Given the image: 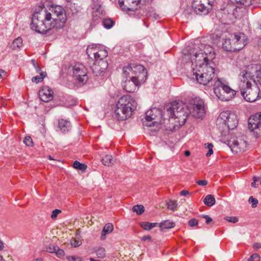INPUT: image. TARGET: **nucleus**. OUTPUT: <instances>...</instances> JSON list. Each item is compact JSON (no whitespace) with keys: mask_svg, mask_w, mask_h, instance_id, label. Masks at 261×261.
<instances>
[{"mask_svg":"<svg viewBox=\"0 0 261 261\" xmlns=\"http://www.w3.org/2000/svg\"><path fill=\"white\" fill-rule=\"evenodd\" d=\"M66 20V13L62 7L53 6L48 10L41 7L33 15L31 28L37 33L45 34L53 28H62Z\"/></svg>","mask_w":261,"mask_h":261,"instance_id":"f257e3e1","label":"nucleus"},{"mask_svg":"<svg viewBox=\"0 0 261 261\" xmlns=\"http://www.w3.org/2000/svg\"><path fill=\"white\" fill-rule=\"evenodd\" d=\"M167 115L169 116V121L172 119L174 120L172 126H169L170 130L175 131L185 124L190 114L191 110L189 107L181 102L173 101L166 107Z\"/></svg>","mask_w":261,"mask_h":261,"instance_id":"f03ea898","label":"nucleus"},{"mask_svg":"<svg viewBox=\"0 0 261 261\" xmlns=\"http://www.w3.org/2000/svg\"><path fill=\"white\" fill-rule=\"evenodd\" d=\"M248 75L247 71L244 68L242 69L239 75V88L244 99L252 102L261 97V93L256 82L252 84V80L250 79Z\"/></svg>","mask_w":261,"mask_h":261,"instance_id":"7ed1b4c3","label":"nucleus"},{"mask_svg":"<svg viewBox=\"0 0 261 261\" xmlns=\"http://www.w3.org/2000/svg\"><path fill=\"white\" fill-rule=\"evenodd\" d=\"M86 53L89 58L94 61L91 66L93 73L98 76L104 72L108 66L105 60L108 56L107 50L102 46L92 45L87 47Z\"/></svg>","mask_w":261,"mask_h":261,"instance_id":"20e7f679","label":"nucleus"},{"mask_svg":"<svg viewBox=\"0 0 261 261\" xmlns=\"http://www.w3.org/2000/svg\"><path fill=\"white\" fill-rule=\"evenodd\" d=\"M137 102L132 96L125 95L118 101L112 114L114 119L123 121L130 117L137 107Z\"/></svg>","mask_w":261,"mask_h":261,"instance_id":"39448f33","label":"nucleus"},{"mask_svg":"<svg viewBox=\"0 0 261 261\" xmlns=\"http://www.w3.org/2000/svg\"><path fill=\"white\" fill-rule=\"evenodd\" d=\"M214 66V63L210 62L209 65L205 64L198 68H193V78H195L200 84L213 87L215 82L218 79L215 77Z\"/></svg>","mask_w":261,"mask_h":261,"instance_id":"423d86ee","label":"nucleus"},{"mask_svg":"<svg viewBox=\"0 0 261 261\" xmlns=\"http://www.w3.org/2000/svg\"><path fill=\"white\" fill-rule=\"evenodd\" d=\"M222 46L229 51L242 49L247 43V36L243 33H226L222 35Z\"/></svg>","mask_w":261,"mask_h":261,"instance_id":"0eeeda50","label":"nucleus"},{"mask_svg":"<svg viewBox=\"0 0 261 261\" xmlns=\"http://www.w3.org/2000/svg\"><path fill=\"white\" fill-rule=\"evenodd\" d=\"M123 72L126 79L132 80L134 83L139 85L143 83L146 79V70L142 65H128L123 67Z\"/></svg>","mask_w":261,"mask_h":261,"instance_id":"6e6552de","label":"nucleus"},{"mask_svg":"<svg viewBox=\"0 0 261 261\" xmlns=\"http://www.w3.org/2000/svg\"><path fill=\"white\" fill-rule=\"evenodd\" d=\"M184 54L190 56V60L192 64H195V68L204 66L205 64L209 65L211 62L209 61L207 57L204 56L196 43H188L185 47Z\"/></svg>","mask_w":261,"mask_h":261,"instance_id":"1a4fd4ad","label":"nucleus"},{"mask_svg":"<svg viewBox=\"0 0 261 261\" xmlns=\"http://www.w3.org/2000/svg\"><path fill=\"white\" fill-rule=\"evenodd\" d=\"M238 124L237 115L228 112L221 113L217 120V125L222 132L233 129L237 126Z\"/></svg>","mask_w":261,"mask_h":261,"instance_id":"9d476101","label":"nucleus"},{"mask_svg":"<svg viewBox=\"0 0 261 261\" xmlns=\"http://www.w3.org/2000/svg\"><path fill=\"white\" fill-rule=\"evenodd\" d=\"M213 90L217 97L222 101H228L236 95V91L217 79L213 85Z\"/></svg>","mask_w":261,"mask_h":261,"instance_id":"9b49d317","label":"nucleus"},{"mask_svg":"<svg viewBox=\"0 0 261 261\" xmlns=\"http://www.w3.org/2000/svg\"><path fill=\"white\" fill-rule=\"evenodd\" d=\"M214 0H193L192 8L198 15H207L212 9Z\"/></svg>","mask_w":261,"mask_h":261,"instance_id":"f8f14e48","label":"nucleus"},{"mask_svg":"<svg viewBox=\"0 0 261 261\" xmlns=\"http://www.w3.org/2000/svg\"><path fill=\"white\" fill-rule=\"evenodd\" d=\"M145 115V121L144 122L145 126L151 127L161 122L162 112L158 108H154L147 111Z\"/></svg>","mask_w":261,"mask_h":261,"instance_id":"ddd939ff","label":"nucleus"},{"mask_svg":"<svg viewBox=\"0 0 261 261\" xmlns=\"http://www.w3.org/2000/svg\"><path fill=\"white\" fill-rule=\"evenodd\" d=\"M228 145L233 152L238 153L246 150L247 143L241 137H232L228 141Z\"/></svg>","mask_w":261,"mask_h":261,"instance_id":"4468645a","label":"nucleus"},{"mask_svg":"<svg viewBox=\"0 0 261 261\" xmlns=\"http://www.w3.org/2000/svg\"><path fill=\"white\" fill-rule=\"evenodd\" d=\"M73 76L79 83H86L88 80L86 68L82 64H76L73 67Z\"/></svg>","mask_w":261,"mask_h":261,"instance_id":"2eb2a0df","label":"nucleus"},{"mask_svg":"<svg viewBox=\"0 0 261 261\" xmlns=\"http://www.w3.org/2000/svg\"><path fill=\"white\" fill-rule=\"evenodd\" d=\"M248 128L256 134V137L261 135V113L251 116L248 120Z\"/></svg>","mask_w":261,"mask_h":261,"instance_id":"dca6fc26","label":"nucleus"},{"mask_svg":"<svg viewBox=\"0 0 261 261\" xmlns=\"http://www.w3.org/2000/svg\"><path fill=\"white\" fill-rule=\"evenodd\" d=\"M191 114L195 118H202L205 114L204 102L202 99H195L193 103L188 106Z\"/></svg>","mask_w":261,"mask_h":261,"instance_id":"f3484780","label":"nucleus"},{"mask_svg":"<svg viewBox=\"0 0 261 261\" xmlns=\"http://www.w3.org/2000/svg\"><path fill=\"white\" fill-rule=\"evenodd\" d=\"M244 69L247 71L250 79L255 83V76L258 83L261 85V65L257 64H251L245 67Z\"/></svg>","mask_w":261,"mask_h":261,"instance_id":"a211bd4d","label":"nucleus"},{"mask_svg":"<svg viewBox=\"0 0 261 261\" xmlns=\"http://www.w3.org/2000/svg\"><path fill=\"white\" fill-rule=\"evenodd\" d=\"M141 0H119V5L124 11H135L140 8Z\"/></svg>","mask_w":261,"mask_h":261,"instance_id":"6ab92c4d","label":"nucleus"},{"mask_svg":"<svg viewBox=\"0 0 261 261\" xmlns=\"http://www.w3.org/2000/svg\"><path fill=\"white\" fill-rule=\"evenodd\" d=\"M196 44L204 56L207 57L209 59V61L213 62V60L215 58V54L212 46L202 43Z\"/></svg>","mask_w":261,"mask_h":261,"instance_id":"aec40b11","label":"nucleus"},{"mask_svg":"<svg viewBox=\"0 0 261 261\" xmlns=\"http://www.w3.org/2000/svg\"><path fill=\"white\" fill-rule=\"evenodd\" d=\"M54 92L48 86H43L39 92V95L43 101L48 102L53 99Z\"/></svg>","mask_w":261,"mask_h":261,"instance_id":"412c9836","label":"nucleus"},{"mask_svg":"<svg viewBox=\"0 0 261 261\" xmlns=\"http://www.w3.org/2000/svg\"><path fill=\"white\" fill-rule=\"evenodd\" d=\"M93 4L91 5V8L93 9V16L96 17L95 20L98 18H100L102 14V10L101 8V5L99 0H92Z\"/></svg>","mask_w":261,"mask_h":261,"instance_id":"4be33fe9","label":"nucleus"},{"mask_svg":"<svg viewBox=\"0 0 261 261\" xmlns=\"http://www.w3.org/2000/svg\"><path fill=\"white\" fill-rule=\"evenodd\" d=\"M59 127L63 133H66L70 130L71 123L67 120L60 119L59 120Z\"/></svg>","mask_w":261,"mask_h":261,"instance_id":"5701e85b","label":"nucleus"},{"mask_svg":"<svg viewBox=\"0 0 261 261\" xmlns=\"http://www.w3.org/2000/svg\"><path fill=\"white\" fill-rule=\"evenodd\" d=\"M139 85L134 83L132 80H128L125 82V85H124V89L127 92H134L137 89V87L139 86Z\"/></svg>","mask_w":261,"mask_h":261,"instance_id":"b1692460","label":"nucleus"},{"mask_svg":"<svg viewBox=\"0 0 261 261\" xmlns=\"http://www.w3.org/2000/svg\"><path fill=\"white\" fill-rule=\"evenodd\" d=\"M236 3L245 7H249L253 4H260L261 0H237Z\"/></svg>","mask_w":261,"mask_h":261,"instance_id":"393cba45","label":"nucleus"},{"mask_svg":"<svg viewBox=\"0 0 261 261\" xmlns=\"http://www.w3.org/2000/svg\"><path fill=\"white\" fill-rule=\"evenodd\" d=\"M23 45L22 39L19 37L15 39L11 45V47L13 49L16 50L20 48Z\"/></svg>","mask_w":261,"mask_h":261,"instance_id":"a878e982","label":"nucleus"},{"mask_svg":"<svg viewBox=\"0 0 261 261\" xmlns=\"http://www.w3.org/2000/svg\"><path fill=\"white\" fill-rule=\"evenodd\" d=\"M159 226L163 230L165 229H170L173 228L175 226L174 222H171L169 220H166L160 224H158Z\"/></svg>","mask_w":261,"mask_h":261,"instance_id":"bb28decb","label":"nucleus"},{"mask_svg":"<svg viewBox=\"0 0 261 261\" xmlns=\"http://www.w3.org/2000/svg\"><path fill=\"white\" fill-rule=\"evenodd\" d=\"M141 227L145 230H149L158 226V223H149L148 222H142L140 223Z\"/></svg>","mask_w":261,"mask_h":261,"instance_id":"cd10ccee","label":"nucleus"},{"mask_svg":"<svg viewBox=\"0 0 261 261\" xmlns=\"http://www.w3.org/2000/svg\"><path fill=\"white\" fill-rule=\"evenodd\" d=\"M215 197L212 195H208L206 196L203 200L204 203L208 206L213 205L215 204Z\"/></svg>","mask_w":261,"mask_h":261,"instance_id":"c85d7f7f","label":"nucleus"},{"mask_svg":"<svg viewBox=\"0 0 261 261\" xmlns=\"http://www.w3.org/2000/svg\"><path fill=\"white\" fill-rule=\"evenodd\" d=\"M102 164L107 166H110L114 163V160L112 156L109 154L106 155L102 159Z\"/></svg>","mask_w":261,"mask_h":261,"instance_id":"c756f323","label":"nucleus"},{"mask_svg":"<svg viewBox=\"0 0 261 261\" xmlns=\"http://www.w3.org/2000/svg\"><path fill=\"white\" fill-rule=\"evenodd\" d=\"M46 75L47 74L45 72H41L39 75L33 77L32 81L33 83H39L41 82Z\"/></svg>","mask_w":261,"mask_h":261,"instance_id":"7c9ffc66","label":"nucleus"},{"mask_svg":"<svg viewBox=\"0 0 261 261\" xmlns=\"http://www.w3.org/2000/svg\"><path fill=\"white\" fill-rule=\"evenodd\" d=\"M113 225L112 223H108L106 224L101 232L102 236H105L107 233L111 232L113 230Z\"/></svg>","mask_w":261,"mask_h":261,"instance_id":"2f4dec72","label":"nucleus"},{"mask_svg":"<svg viewBox=\"0 0 261 261\" xmlns=\"http://www.w3.org/2000/svg\"><path fill=\"white\" fill-rule=\"evenodd\" d=\"M103 27L106 29L111 28L114 24V21L110 18H106L102 21Z\"/></svg>","mask_w":261,"mask_h":261,"instance_id":"473e14b6","label":"nucleus"},{"mask_svg":"<svg viewBox=\"0 0 261 261\" xmlns=\"http://www.w3.org/2000/svg\"><path fill=\"white\" fill-rule=\"evenodd\" d=\"M73 167L75 169L84 171L86 169L87 166L85 164L81 163L79 162L75 161L73 163Z\"/></svg>","mask_w":261,"mask_h":261,"instance_id":"72a5a7b5","label":"nucleus"},{"mask_svg":"<svg viewBox=\"0 0 261 261\" xmlns=\"http://www.w3.org/2000/svg\"><path fill=\"white\" fill-rule=\"evenodd\" d=\"M96 254L98 258H103L106 256V250L104 248L99 247L96 251Z\"/></svg>","mask_w":261,"mask_h":261,"instance_id":"f704fd0d","label":"nucleus"},{"mask_svg":"<svg viewBox=\"0 0 261 261\" xmlns=\"http://www.w3.org/2000/svg\"><path fill=\"white\" fill-rule=\"evenodd\" d=\"M133 210L138 215H141L144 212V208L142 205H136L133 207Z\"/></svg>","mask_w":261,"mask_h":261,"instance_id":"c9c22d12","label":"nucleus"},{"mask_svg":"<svg viewBox=\"0 0 261 261\" xmlns=\"http://www.w3.org/2000/svg\"><path fill=\"white\" fill-rule=\"evenodd\" d=\"M177 204L176 201L173 200H170L167 203V207L168 208L174 211L176 209Z\"/></svg>","mask_w":261,"mask_h":261,"instance_id":"e433bc0d","label":"nucleus"},{"mask_svg":"<svg viewBox=\"0 0 261 261\" xmlns=\"http://www.w3.org/2000/svg\"><path fill=\"white\" fill-rule=\"evenodd\" d=\"M205 148L208 149V152L206 153V156H210L213 153V145L212 143H207L205 144Z\"/></svg>","mask_w":261,"mask_h":261,"instance_id":"4c0bfd02","label":"nucleus"},{"mask_svg":"<svg viewBox=\"0 0 261 261\" xmlns=\"http://www.w3.org/2000/svg\"><path fill=\"white\" fill-rule=\"evenodd\" d=\"M55 253L59 258H62L65 255V252L63 250L60 249L58 246L56 247Z\"/></svg>","mask_w":261,"mask_h":261,"instance_id":"58836bf2","label":"nucleus"},{"mask_svg":"<svg viewBox=\"0 0 261 261\" xmlns=\"http://www.w3.org/2000/svg\"><path fill=\"white\" fill-rule=\"evenodd\" d=\"M23 142L28 146H32L33 144L32 139L30 136L25 137L23 140Z\"/></svg>","mask_w":261,"mask_h":261,"instance_id":"ea45409f","label":"nucleus"},{"mask_svg":"<svg viewBox=\"0 0 261 261\" xmlns=\"http://www.w3.org/2000/svg\"><path fill=\"white\" fill-rule=\"evenodd\" d=\"M70 244L72 246L76 247L80 246L81 245L82 243L81 241L79 240L72 238L70 240Z\"/></svg>","mask_w":261,"mask_h":261,"instance_id":"a19ab883","label":"nucleus"},{"mask_svg":"<svg viewBox=\"0 0 261 261\" xmlns=\"http://www.w3.org/2000/svg\"><path fill=\"white\" fill-rule=\"evenodd\" d=\"M249 202L252 203V207L253 208H255L257 206V204L258 203V200L253 196H250L249 198Z\"/></svg>","mask_w":261,"mask_h":261,"instance_id":"79ce46f5","label":"nucleus"},{"mask_svg":"<svg viewBox=\"0 0 261 261\" xmlns=\"http://www.w3.org/2000/svg\"><path fill=\"white\" fill-rule=\"evenodd\" d=\"M248 261H260V257L257 253L252 254L248 259Z\"/></svg>","mask_w":261,"mask_h":261,"instance_id":"37998d69","label":"nucleus"},{"mask_svg":"<svg viewBox=\"0 0 261 261\" xmlns=\"http://www.w3.org/2000/svg\"><path fill=\"white\" fill-rule=\"evenodd\" d=\"M224 219L226 220L227 221L233 223H235L238 221V219L237 217H225L224 218Z\"/></svg>","mask_w":261,"mask_h":261,"instance_id":"c03bdc74","label":"nucleus"},{"mask_svg":"<svg viewBox=\"0 0 261 261\" xmlns=\"http://www.w3.org/2000/svg\"><path fill=\"white\" fill-rule=\"evenodd\" d=\"M69 261H82V258L80 256L72 255L67 257Z\"/></svg>","mask_w":261,"mask_h":261,"instance_id":"a18cd8bd","label":"nucleus"},{"mask_svg":"<svg viewBox=\"0 0 261 261\" xmlns=\"http://www.w3.org/2000/svg\"><path fill=\"white\" fill-rule=\"evenodd\" d=\"M61 213V211L58 209H56L52 212L51 217L53 220H55L58 214Z\"/></svg>","mask_w":261,"mask_h":261,"instance_id":"49530a36","label":"nucleus"},{"mask_svg":"<svg viewBox=\"0 0 261 261\" xmlns=\"http://www.w3.org/2000/svg\"><path fill=\"white\" fill-rule=\"evenodd\" d=\"M57 247V246L50 245L48 247L46 248V251L49 253H55Z\"/></svg>","mask_w":261,"mask_h":261,"instance_id":"de8ad7c7","label":"nucleus"},{"mask_svg":"<svg viewBox=\"0 0 261 261\" xmlns=\"http://www.w3.org/2000/svg\"><path fill=\"white\" fill-rule=\"evenodd\" d=\"M198 224V221L196 219H192L188 222V225L190 227H194Z\"/></svg>","mask_w":261,"mask_h":261,"instance_id":"09e8293b","label":"nucleus"},{"mask_svg":"<svg viewBox=\"0 0 261 261\" xmlns=\"http://www.w3.org/2000/svg\"><path fill=\"white\" fill-rule=\"evenodd\" d=\"M202 217L205 219V222L207 224H209L213 221L212 219L208 215H202Z\"/></svg>","mask_w":261,"mask_h":261,"instance_id":"8fccbe9b","label":"nucleus"},{"mask_svg":"<svg viewBox=\"0 0 261 261\" xmlns=\"http://www.w3.org/2000/svg\"><path fill=\"white\" fill-rule=\"evenodd\" d=\"M196 183L199 186H204L207 184V181L206 180H200L196 181Z\"/></svg>","mask_w":261,"mask_h":261,"instance_id":"3c124183","label":"nucleus"},{"mask_svg":"<svg viewBox=\"0 0 261 261\" xmlns=\"http://www.w3.org/2000/svg\"><path fill=\"white\" fill-rule=\"evenodd\" d=\"M180 195L186 196L189 194V192L187 190H182L180 193Z\"/></svg>","mask_w":261,"mask_h":261,"instance_id":"603ef678","label":"nucleus"},{"mask_svg":"<svg viewBox=\"0 0 261 261\" xmlns=\"http://www.w3.org/2000/svg\"><path fill=\"white\" fill-rule=\"evenodd\" d=\"M142 240L143 241H146L147 240H151V237L150 236H145L142 237Z\"/></svg>","mask_w":261,"mask_h":261,"instance_id":"864d4df0","label":"nucleus"},{"mask_svg":"<svg viewBox=\"0 0 261 261\" xmlns=\"http://www.w3.org/2000/svg\"><path fill=\"white\" fill-rule=\"evenodd\" d=\"M6 75V72L4 70H0V79Z\"/></svg>","mask_w":261,"mask_h":261,"instance_id":"5fc2aeb1","label":"nucleus"},{"mask_svg":"<svg viewBox=\"0 0 261 261\" xmlns=\"http://www.w3.org/2000/svg\"><path fill=\"white\" fill-rule=\"evenodd\" d=\"M253 247L255 248H261V245L259 244L258 243H255L253 245Z\"/></svg>","mask_w":261,"mask_h":261,"instance_id":"6e6d98bb","label":"nucleus"},{"mask_svg":"<svg viewBox=\"0 0 261 261\" xmlns=\"http://www.w3.org/2000/svg\"><path fill=\"white\" fill-rule=\"evenodd\" d=\"M31 62H32V63L33 65L34 66V68H35L36 67H37L38 66L37 64L36 63V62H35V61L34 60H32Z\"/></svg>","mask_w":261,"mask_h":261,"instance_id":"4d7b16f0","label":"nucleus"},{"mask_svg":"<svg viewBox=\"0 0 261 261\" xmlns=\"http://www.w3.org/2000/svg\"><path fill=\"white\" fill-rule=\"evenodd\" d=\"M35 69H36V72L37 73H39L40 71V67L37 66V67H36L35 68Z\"/></svg>","mask_w":261,"mask_h":261,"instance_id":"13d9d810","label":"nucleus"},{"mask_svg":"<svg viewBox=\"0 0 261 261\" xmlns=\"http://www.w3.org/2000/svg\"><path fill=\"white\" fill-rule=\"evenodd\" d=\"M3 242L0 240V251L2 250L3 249Z\"/></svg>","mask_w":261,"mask_h":261,"instance_id":"bf43d9fd","label":"nucleus"},{"mask_svg":"<svg viewBox=\"0 0 261 261\" xmlns=\"http://www.w3.org/2000/svg\"><path fill=\"white\" fill-rule=\"evenodd\" d=\"M185 154L186 156H189L190 154V152L188 150H187L185 152Z\"/></svg>","mask_w":261,"mask_h":261,"instance_id":"052dcab7","label":"nucleus"},{"mask_svg":"<svg viewBox=\"0 0 261 261\" xmlns=\"http://www.w3.org/2000/svg\"><path fill=\"white\" fill-rule=\"evenodd\" d=\"M255 182H254V181L253 182H252L251 186H252V187H254V188H256V185Z\"/></svg>","mask_w":261,"mask_h":261,"instance_id":"680f3d73","label":"nucleus"},{"mask_svg":"<svg viewBox=\"0 0 261 261\" xmlns=\"http://www.w3.org/2000/svg\"><path fill=\"white\" fill-rule=\"evenodd\" d=\"M253 180H254V182H256V181H257V179L256 178V177L255 176H254V177H253Z\"/></svg>","mask_w":261,"mask_h":261,"instance_id":"e2e57ef3","label":"nucleus"},{"mask_svg":"<svg viewBox=\"0 0 261 261\" xmlns=\"http://www.w3.org/2000/svg\"><path fill=\"white\" fill-rule=\"evenodd\" d=\"M0 261H4L3 257L1 255H0Z\"/></svg>","mask_w":261,"mask_h":261,"instance_id":"0e129e2a","label":"nucleus"},{"mask_svg":"<svg viewBox=\"0 0 261 261\" xmlns=\"http://www.w3.org/2000/svg\"><path fill=\"white\" fill-rule=\"evenodd\" d=\"M230 1H231L232 3H235L237 2V0H230Z\"/></svg>","mask_w":261,"mask_h":261,"instance_id":"69168bd1","label":"nucleus"},{"mask_svg":"<svg viewBox=\"0 0 261 261\" xmlns=\"http://www.w3.org/2000/svg\"><path fill=\"white\" fill-rule=\"evenodd\" d=\"M48 159H49L50 160H53V159H52V158L51 157V156H48Z\"/></svg>","mask_w":261,"mask_h":261,"instance_id":"338daca9","label":"nucleus"},{"mask_svg":"<svg viewBox=\"0 0 261 261\" xmlns=\"http://www.w3.org/2000/svg\"><path fill=\"white\" fill-rule=\"evenodd\" d=\"M259 28L261 29V23L259 24Z\"/></svg>","mask_w":261,"mask_h":261,"instance_id":"774afa93","label":"nucleus"}]
</instances>
